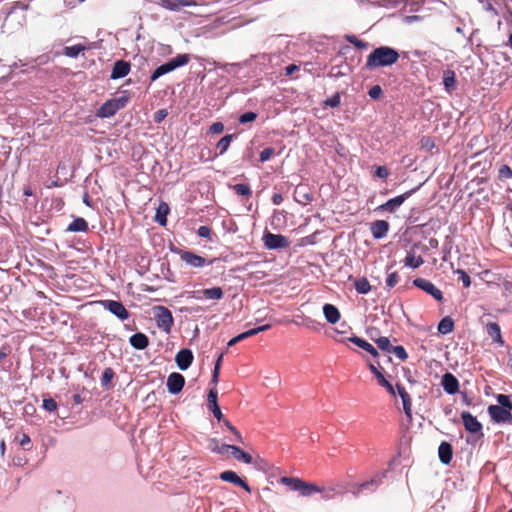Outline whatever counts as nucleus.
Instances as JSON below:
<instances>
[{
	"label": "nucleus",
	"instance_id": "obj_1",
	"mask_svg": "<svg viewBox=\"0 0 512 512\" xmlns=\"http://www.w3.org/2000/svg\"><path fill=\"white\" fill-rule=\"evenodd\" d=\"M399 53L390 46H380L375 48L366 59L365 68L375 70L383 67H390L399 60Z\"/></svg>",
	"mask_w": 512,
	"mask_h": 512
},
{
	"label": "nucleus",
	"instance_id": "obj_2",
	"mask_svg": "<svg viewBox=\"0 0 512 512\" xmlns=\"http://www.w3.org/2000/svg\"><path fill=\"white\" fill-rule=\"evenodd\" d=\"M498 405H490L487 409L491 420L497 424L512 423V401L508 395L498 394L496 396Z\"/></svg>",
	"mask_w": 512,
	"mask_h": 512
},
{
	"label": "nucleus",
	"instance_id": "obj_3",
	"mask_svg": "<svg viewBox=\"0 0 512 512\" xmlns=\"http://www.w3.org/2000/svg\"><path fill=\"white\" fill-rule=\"evenodd\" d=\"M279 482L288 486L291 490L298 491L301 496L309 497L319 491V485L316 483L306 482L297 477H281Z\"/></svg>",
	"mask_w": 512,
	"mask_h": 512
},
{
	"label": "nucleus",
	"instance_id": "obj_4",
	"mask_svg": "<svg viewBox=\"0 0 512 512\" xmlns=\"http://www.w3.org/2000/svg\"><path fill=\"white\" fill-rule=\"evenodd\" d=\"M189 61L190 56L188 54H179L175 58L157 67L151 74L150 80L155 81L164 74H167L178 67L188 64Z\"/></svg>",
	"mask_w": 512,
	"mask_h": 512
},
{
	"label": "nucleus",
	"instance_id": "obj_5",
	"mask_svg": "<svg viewBox=\"0 0 512 512\" xmlns=\"http://www.w3.org/2000/svg\"><path fill=\"white\" fill-rule=\"evenodd\" d=\"M154 318L158 328L162 329L165 332H170L171 327L173 326L174 319L171 311L165 306H155L153 308Z\"/></svg>",
	"mask_w": 512,
	"mask_h": 512
},
{
	"label": "nucleus",
	"instance_id": "obj_6",
	"mask_svg": "<svg viewBox=\"0 0 512 512\" xmlns=\"http://www.w3.org/2000/svg\"><path fill=\"white\" fill-rule=\"evenodd\" d=\"M127 102L126 98H118L107 100L97 111L100 118H108L114 116L120 109L124 108Z\"/></svg>",
	"mask_w": 512,
	"mask_h": 512
},
{
	"label": "nucleus",
	"instance_id": "obj_7",
	"mask_svg": "<svg viewBox=\"0 0 512 512\" xmlns=\"http://www.w3.org/2000/svg\"><path fill=\"white\" fill-rule=\"evenodd\" d=\"M224 296V291L221 287H212L200 290H194L189 292V298H193L196 300H221Z\"/></svg>",
	"mask_w": 512,
	"mask_h": 512
},
{
	"label": "nucleus",
	"instance_id": "obj_8",
	"mask_svg": "<svg viewBox=\"0 0 512 512\" xmlns=\"http://www.w3.org/2000/svg\"><path fill=\"white\" fill-rule=\"evenodd\" d=\"M413 285L432 296L436 301L440 303L444 301L442 291L438 289L431 281L418 277L413 280Z\"/></svg>",
	"mask_w": 512,
	"mask_h": 512
},
{
	"label": "nucleus",
	"instance_id": "obj_9",
	"mask_svg": "<svg viewBox=\"0 0 512 512\" xmlns=\"http://www.w3.org/2000/svg\"><path fill=\"white\" fill-rule=\"evenodd\" d=\"M264 245L268 249H282L289 247L288 239L281 234L266 233L263 236Z\"/></svg>",
	"mask_w": 512,
	"mask_h": 512
},
{
	"label": "nucleus",
	"instance_id": "obj_10",
	"mask_svg": "<svg viewBox=\"0 0 512 512\" xmlns=\"http://www.w3.org/2000/svg\"><path fill=\"white\" fill-rule=\"evenodd\" d=\"M418 188L411 189L407 192H405L402 195L396 196L384 204L380 205L377 209L380 211H386L393 213L395 212L403 203L404 201L409 198Z\"/></svg>",
	"mask_w": 512,
	"mask_h": 512
},
{
	"label": "nucleus",
	"instance_id": "obj_11",
	"mask_svg": "<svg viewBox=\"0 0 512 512\" xmlns=\"http://www.w3.org/2000/svg\"><path fill=\"white\" fill-rule=\"evenodd\" d=\"M461 419H462V422H463V425H464V428L466 429V431L473 433V434H479L480 436H483L482 424L470 412L463 411L461 413Z\"/></svg>",
	"mask_w": 512,
	"mask_h": 512
},
{
	"label": "nucleus",
	"instance_id": "obj_12",
	"mask_svg": "<svg viewBox=\"0 0 512 512\" xmlns=\"http://www.w3.org/2000/svg\"><path fill=\"white\" fill-rule=\"evenodd\" d=\"M103 307L111 312L113 315H115L120 320H126L129 318V312L125 308V306L115 300H104L102 301Z\"/></svg>",
	"mask_w": 512,
	"mask_h": 512
},
{
	"label": "nucleus",
	"instance_id": "obj_13",
	"mask_svg": "<svg viewBox=\"0 0 512 512\" xmlns=\"http://www.w3.org/2000/svg\"><path fill=\"white\" fill-rule=\"evenodd\" d=\"M179 256L182 261H184L187 265L194 268H200L208 264L207 260L204 257L197 255L191 251L180 250ZM210 263H212V261H210L209 264Z\"/></svg>",
	"mask_w": 512,
	"mask_h": 512
},
{
	"label": "nucleus",
	"instance_id": "obj_14",
	"mask_svg": "<svg viewBox=\"0 0 512 512\" xmlns=\"http://www.w3.org/2000/svg\"><path fill=\"white\" fill-rule=\"evenodd\" d=\"M185 384V378L180 373H171L167 378V389L171 394L181 392Z\"/></svg>",
	"mask_w": 512,
	"mask_h": 512
},
{
	"label": "nucleus",
	"instance_id": "obj_15",
	"mask_svg": "<svg viewBox=\"0 0 512 512\" xmlns=\"http://www.w3.org/2000/svg\"><path fill=\"white\" fill-rule=\"evenodd\" d=\"M219 478L222 481L230 482L232 484L242 487L248 493L251 492V488L248 485V483L244 479L239 477L234 471H231V470L223 471L222 473H220Z\"/></svg>",
	"mask_w": 512,
	"mask_h": 512
},
{
	"label": "nucleus",
	"instance_id": "obj_16",
	"mask_svg": "<svg viewBox=\"0 0 512 512\" xmlns=\"http://www.w3.org/2000/svg\"><path fill=\"white\" fill-rule=\"evenodd\" d=\"M396 390L403 404V410L409 420L412 419V400L405 387L399 383L396 384Z\"/></svg>",
	"mask_w": 512,
	"mask_h": 512
},
{
	"label": "nucleus",
	"instance_id": "obj_17",
	"mask_svg": "<svg viewBox=\"0 0 512 512\" xmlns=\"http://www.w3.org/2000/svg\"><path fill=\"white\" fill-rule=\"evenodd\" d=\"M441 385L444 391L453 395L459 391V381L452 373H445L442 376Z\"/></svg>",
	"mask_w": 512,
	"mask_h": 512
},
{
	"label": "nucleus",
	"instance_id": "obj_18",
	"mask_svg": "<svg viewBox=\"0 0 512 512\" xmlns=\"http://www.w3.org/2000/svg\"><path fill=\"white\" fill-rule=\"evenodd\" d=\"M131 65L124 60H117L112 68L110 78L113 80L123 78L129 74Z\"/></svg>",
	"mask_w": 512,
	"mask_h": 512
},
{
	"label": "nucleus",
	"instance_id": "obj_19",
	"mask_svg": "<svg viewBox=\"0 0 512 512\" xmlns=\"http://www.w3.org/2000/svg\"><path fill=\"white\" fill-rule=\"evenodd\" d=\"M193 354L189 349H181L175 357V361L179 369L186 370L193 362Z\"/></svg>",
	"mask_w": 512,
	"mask_h": 512
},
{
	"label": "nucleus",
	"instance_id": "obj_20",
	"mask_svg": "<svg viewBox=\"0 0 512 512\" xmlns=\"http://www.w3.org/2000/svg\"><path fill=\"white\" fill-rule=\"evenodd\" d=\"M218 393L216 388H212L209 390L208 393V408L212 411L215 418L218 420H221L223 418V414L221 412V409L218 405Z\"/></svg>",
	"mask_w": 512,
	"mask_h": 512
},
{
	"label": "nucleus",
	"instance_id": "obj_21",
	"mask_svg": "<svg viewBox=\"0 0 512 512\" xmlns=\"http://www.w3.org/2000/svg\"><path fill=\"white\" fill-rule=\"evenodd\" d=\"M389 230V223L385 220H376L371 223L370 231L375 239H381L386 236Z\"/></svg>",
	"mask_w": 512,
	"mask_h": 512
},
{
	"label": "nucleus",
	"instance_id": "obj_22",
	"mask_svg": "<svg viewBox=\"0 0 512 512\" xmlns=\"http://www.w3.org/2000/svg\"><path fill=\"white\" fill-rule=\"evenodd\" d=\"M161 4L172 11H177L180 7L199 5L196 0H161Z\"/></svg>",
	"mask_w": 512,
	"mask_h": 512
},
{
	"label": "nucleus",
	"instance_id": "obj_23",
	"mask_svg": "<svg viewBox=\"0 0 512 512\" xmlns=\"http://www.w3.org/2000/svg\"><path fill=\"white\" fill-rule=\"evenodd\" d=\"M323 314L330 324H335L340 320L341 314L338 308L333 304H325L323 306Z\"/></svg>",
	"mask_w": 512,
	"mask_h": 512
},
{
	"label": "nucleus",
	"instance_id": "obj_24",
	"mask_svg": "<svg viewBox=\"0 0 512 512\" xmlns=\"http://www.w3.org/2000/svg\"><path fill=\"white\" fill-rule=\"evenodd\" d=\"M439 459L443 464H449L453 457L452 445L448 442H442L438 448Z\"/></svg>",
	"mask_w": 512,
	"mask_h": 512
},
{
	"label": "nucleus",
	"instance_id": "obj_25",
	"mask_svg": "<svg viewBox=\"0 0 512 512\" xmlns=\"http://www.w3.org/2000/svg\"><path fill=\"white\" fill-rule=\"evenodd\" d=\"M348 340L350 342H352L353 344L357 345L358 347L364 349L365 351H367L368 353H370L372 356L374 357H378L379 356V353L378 351L374 348L373 345H371L369 342H367L366 340L358 337V336H352V337H349Z\"/></svg>",
	"mask_w": 512,
	"mask_h": 512
},
{
	"label": "nucleus",
	"instance_id": "obj_26",
	"mask_svg": "<svg viewBox=\"0 0 512 512\" xmlns=\"http://www.w3.org/2000/svg\"><path fill=\"white\" fill-rule=\"evenodd\" d=\"M130 344L133 348L143 350L149 345L148 337L143 333H135L130 337Z\"/></svg>",
	"mask_w": 512,
	"mask_h": 512
},
{
	"label": "nucleus",
	"instance_id": "obj_27",
	"mask_svg": "<svg viewBox=\"0 0 512 512\" xmlns=\"http://www.w3.org/2000/svg\"><path fill=\"white\" fill-rule=\"evenodd\" d=\"M487 334L493 339L494 342L504 345V341L501 336L500 326L495 322H490L486 325Z\"/></svg>",
	"mask_w": 512,
	"mask_h": 512
},
{
	"label": "nucleus",
	"instance_id": "obj_28",
	"mask_svg": "<svg viewBox=\"0 0 512 512\" xmlns=\"http://www.w3.org/2000/svg\"><path fill=\"white\" fill-rule=\"evenodd\" d=\"M443 85L449 93L456 89V75L453 70L447 69L443 72Z\"/></svg>",
	"mask_w": 512,
	"mask_h": 512
},
{
	"label": "nucleus",
	"instance_id": "obj_29",
	"mask_svg": "<svg viewBox=\"0 0 512 512\" xmlns=\"http://www.w3.org/2000/svg\"><path fill=\"white\" fill-rule=\"evenodd\" d=\"M88 229L87 221L81 217L74 219L67 227L68 232H87Z\"/></svg>",
	"mask_w": 512,
	"mask_h": 512
},
{
	"label": "nucleus",
	"instance_id": "obj_30",
	"mask_svg": "<svg viewBox=\"0 0 512 512\" xmlns=\"http://www.w3.org/2000/svg\"><path fill=\"white\" fill-rule=\"evenodd\" d=\"M231 453L236 460L241 461L243 463L251 464L253 461L252 456L249 453L243 451L238 446L233 445Z\"/></svg>",
	"mask_w": 512,
	"mask_h": 512
},
{
	"label": "nucleus",
	"instance_id": "obj_31",
	"mask_svg": "<svg viewBox=\"0 0 512 512\" xmlns=\"http://www.w3.org/2000/svg\"><path fill=\"white\" fill-rule=\"evenodd\" d=\"M437 330L440 334L446 335L454 330V321L451 317L442 318L438 324Z\"/></svg>",
	"mask_w": 512,
	"mask_h": 512
},
{
	"label": "nucleus",
	"instance_id": "obj_32",
	"mask_svg": "<svg viewBox=\"0 0 512 512\" xmlns=\"http://www.w3.org/2000/svg\"><path fill=\"white\" fill-rule=\"evenodd\" d=\"M169 213V207L166 203H161L156 211L155 220L160 225H166L167 219L166 216Z\"/></svg>",
	"mask_w": 512,
	"mask_h": 512
},
{
	"label": "nucleus",
	"instance_id": "obj_33",
	"mask_svg": "<svg viewBox=\"0 0 512 512\" xmlns=\"http://www.w3.org/2000/svg\"><path fill=\"white\" fill-rule=\"evenodd\" d=\"M85 50H86V47L83 44H75V45H72V46L64 47L63 53L67 57L75 58L81 52H83Z\"/></svg>",
	"mask_w": 512,
	"mask_h": 512
},
{
	"label": "nucleus",
	"instance_id": "obj_34",
	"mask_svg": "<svg viewBox=\"0 0 512 512\" xmlns=\"http://www.w3.org/2000/svg\"><path fill=\"white\" fill-rule=\"evenodd\" d=\"M404 262L406 266L415 269L420 267L424 263V260L420 255L416 256L414 253H408Z\"/></svg>",
	"mask_w": 512,
	"mask_h": 512
},
{
	"label": "nucleus",
	"instance_id": "obj_35",
	"mask_svg": "<svg viewBox=\"0 0 512 512\" xmlns=\"http://www.w3.org/2000/svg\"><path fill=\"white\" fill-rule=\"evenodd\" d=\"M354 286L359 294H367L371 290V285L365 277L357 279Z\"/></svg>",
	"mask_w": 512,
	"mask_h": 512
},
{
	"label": "nucleus",
	"instance_id": "obj_36",
	"mask_svg": "<svg viewBox=\"0 0 512 512\" xmlns=\"http://www.w3.org/2000/svg\"><path fill=\"white\" fill-rule=\"evenodd\" d=\"M233 137H234L233 134H228V135H225L224 137H222L218 141L216 148L219 150L220 155L224 154L228 150Z\"/></svg>",
	"mask_w": 512,
	"mask_h": 512
},
{
	"label": "nucleus",
	"instance_id": "obj_37",
	"mask_svg": "<svg viewBox=\"0 0 512 512\" xmlns=\"http://www.w3.org/2000/svg\"><path fill=\"white\" fill-rule=\"evenodd\" d=\"M223 357H224V353H221L215 362V366H214L213 373H212V379H211V382L214 385H216L219 381V375H220V369H221Z\"/></svg>",
	"mask_w": 512,
	"mask_h": 512
},
{
	"label": "nucleus",
	"instance_id": "obj_38",
	"mask_svg": "<svg viewBox=\"0 0 512 512\" xmlns=\"http://www.w3.org/2000/svg\"><path fill=\"white\" fill-rule=\"evenodd\" d=\"M374 341L380 350L391 353L393 345L387 337H379Z\"/></svg>",
	"mask_w": 512,
	"mask_h": 512
},
{
	"label": "nucleus",
	"instance_id": "obj_39",
	"mask_svg": "<svg viewBox=\"0 0 512 512\" xmlns=\"http://www.w3.org/2000/svg\"><path fill=\"white\" fill-rule=\"evenodd\" d=\"M115 376V372L112 368L108 367L106 368L101 376V384L104 387H107L110 385L113 377Z\"/></svg>",
	"mask_w": 512,
	"mask_h": 512
},
{
	"label": "nucleus",
	"instance_id": "obj_40",
	"mask_svg": "<svg viewBox=\"0 0 512 512\" xmlns=\"http://www.w3.org/2000/svg\"><path fill=\"white\" fill-rule=\"evenodd\" d=\"M233 190L236 194H238L240 196L250 197L252 195V191H251L250 187L246 184H242V183L235 184L233 186Z\"/></svg>",
	"mask_w": 512,
	"mask_h": 512
},
{
	"label": "nucleus",
	"instance_id": "obj_41",
	"mask_svg": "<svg viewBox=\"0 0 512 512\" xmlns=\"http://www.w3.org/2000/svg\"><path fill=\"white\" fill-rule=\"evenodd\" d=\"M400 281V276L397 272L388 273L386 278V289L390 290L394 288Z\"/></svg>",
	"mask_w": 512,
	"mask_h": 512
},
{
	"label": "nucleus",
	"instance_id": "obj_42",
	"mask_svg": "<svg viewBox=\"0 0 512 512\" xmlns=\"http://www.w3.org/2000/svg\"><path fill=\"white\" fill-rule=\"evenodd\" d=\"M316 493H320L323 499L329 500L335 496V489L331 486L319 485V491Z\"/></svg>",
	"mask_w": 512,
	"mask_h": 512
},
{
	"label": "nucleus",
	"instance_id": "obj_43",
	"mask_svg": "<svg viewBox=\"0 0 512 512\" xmlns=\"http://www.w3.org/2000/svg\"><path fill=\"white\" fill-rule=\"evenodd\" d=\"M345 39L349 43L353 44L357 49L362 50L368 48V43L358 39L355 35H346Z\"/></svg>",
	"mask_w": 512,
	"mask_h": 512
},
{
	"label": "nucleus",
	"instance_id": "obj_44",
	"mask_svg": "<svg viewBox=\"0 0 512 512\" xmlns=\"http://www.w3.org/2000/svg\"><path fill=\"white\" fill-rule=\"evenodd\" d=\"M224 425L227 427V429L234 435V441H237L239 443H243V437L241 435V433L237 430V428L235 426H233L230 421H228L227 419H224L223 421Z\"/></svg>",
	"mask_w": 512,
	"mask_h": 512
},
{
	"label": "nucleus",
	"instance_id": "obj_45",
	"mask_svg": "<svg viewBox=\"0 0 512 512\" xmlns=\"http://www.w3.org/2000/svg\"><path fill=\"white\" fill-rule=\"evenodd\" d=\"M271 328V325L270 324H265V325H262V326H258V327H255L253 329H250L248 331H245L243 332V336L245 337V339L251 337V336H254L260 332H264V331H267Z\"/></svg>",
	"mask_w": 512,
	"mask_h": 512
},
{
	"label": "nucleus",
	"instance_id": "obj_46",
	"mask_svg": "<svg viewBox=\"0 0 512 512\" xmlns=\"http://www.w3.org/2000/svg\"><path fill=\"white\" fill-rule=\"evenodd\" d=\"M498 178L500 180L512 178V169L506 164L501 165L498 169Z\"/></svg>",
	"mask_w": 512,
	"mask_h": 512
},
{
	"label": "nucleus",
	"instance_id": "obj_47",
	"mask_svg": "<svg viewBox=\"0 0 512 512\" xmlns=\"http://www.w3.org/2000/svg\"><path fill=\"white\" fill-rule=\"evenodd\" d=\"M420 147L426 151H431L435 147V142L432 137L424 136L420 140Z\"/></svg>",
	"mask_w": 512,
	"mask_h": 512
},
{
	"label": "nucleus",
	"instance_id": "obj_48",
	"mask_svg": "<svg viewBox=\"0 0 512 512\" xmlns=\"http://www.w3.org/2000/svg\"><path fill=\"white\" fill-rule=\"evenodd\" d=\"M212 442L215 444V447H212V451L218 453V454H225L228 451L232 450V446L230 444H218V441L213 439Z\"/></svg>",
	"mask_w": 512,
	"mask_h": 512
},
{
	"label": "nucleus",
	"instance_id": "obj_49",
	"mask_svg": "<svg viewBox=\"0 0 512 512\" xmlns=\"http://www.w3.org/2000/svg\"><path fill=\"white\" fill-rule=\"evenodd\" d=\"M391 353L395 354L396 357L399 358L402 361H405L408 358V354H407L405 348L403 346H401V345L393 346L392 350H391Z\"/></svg>",
	"mask_w": 512,
	"mask_h": 512
},
{
	"label": "nucleus",
	"instance_id": "obj_50",
	"mask_svg": "<svg viewBox=\"0 0 512 512\" xmlns=\"http://www.w3.org/2000/svg\"><path fill=\"white\" fill-rule=\"evenodd\" d=\"M256 118H257V114L255 112L250 111V112H246V113L240 115L238 121L241 124H246V123L255 121Z\"/></svg>",
	"mask_w": 512,
	"mask_h": 512
},
{
	"label": "nucleus",
	"instance_id": "obj_51",
	"mask_svg": "<svg viewBox=\"0 0 512 512\" xmlns=\"http://www.w3.org/2000/svg\"><path fill=\"white\" fill-rule=\"evenodd\" d=\"M42 407L49 412H53L57 409V403L53 398H45Z\"/></svg>",
	"mask_w": 512,
	"mask_h": 512
},
{
	"label": "nucleus",
	"instance_id": "obj_52",
	"mask_svg": "<svg viewBox=\"0 0 512 512\" xmlns=\"http://www.w3.org/2000/svg\"><path fill=\"white\" fill-rule=\"evenodd\" d=\"M275 154V150L272 147H267L261 151L259 160L261 162L268 161Z\"/></svg>",
	"mask_w": 512,
	"mask_h": 512
},
{
	"label": "nucleus",
	"instance_id": "obj_53",
	"mask_svg": "<svg viewBox=\"0 0 512 512\" xmlns=\"http://www.w3.org/2000/svg\"><path fill=\"white\" fill-rule=\"evenodd\" d=\"M389 174L390 172L386 166H377L374 175L380 179H386Z\"/></svg>",
	"mask_w": 512,
	"mask_h": 512
},
{
	"label": "nucleus",
	"instance_id": "obj_54",
	"mask_svg": "<svg viewBox=\"0 0 512 512\" xmlns=\"http://www.w3.org/2000/svg\"><path fill=\"white\" fill-rule=\"evenodd\" d=\"M325 105L330 106L332 108L338 107L340 105V94L335 93L330 98L325 101Z\"/></svg>",
	"mask_w": 512,
	"mask_h": 512
},
{
	"label": "nucleus",
	"instance_id": "obj_55",
	"mask_svg": "<svg viewBox=\"0 0 512 512\" xmlns=\"http://www.w3.org/2000/svg\"><path fill=\"white\" fill-rule=\"evenodd\" d=\"M457 274H459L460 279H461V281L463 283V286L465 288L470 287V285H471V278H470V276L464 270H462V269H458L457 270Z\"/></svg>",
	"mask_w": 512,
	"mask_h": 512
},
{
	"label": "nucleus",
	"instance_id": "obj_56",
	"mask_svg": "<svg viewBox=\"0 0 512 512\" xmlns=\"http://www.w3.org/2000/svg\"><path fill=\"white\" fill-rule=\"evenodd\" d=\"M368 95L372 99H379L380 96L382 95V88L379 85H374L369 89Z\"/></svg>",
	"mask_w": 512,
	"mask_h": 512
},
{
	"label": "nucleus",
	"instance_id": "obj_57",
	"mask_svg": "<svg viewBox=\"0 0 512 512\" xmlns=\"http://www.w3.org/2000/svg\"><path fill=\"white\" fill-rule=\"evenodd\" d=\"M223 130H224V125L221 122H215L209 128V132L211 134H220L223 132Z\"/></svg>",
	"mask_w": 512,
	"mask_h": 512
},
{
	"label": "nucleus",
	"instance_id": "obj_58",
	"mask_svg": "<svg viewBox=\"0 0 512 512\" xmlns=\"http://www.w3.org/2000/svg\"><path fill=\"white\" fill-rule=\"evenodd\" d=\"M211 233L212 231L208 226H200L197 230L198 236L202 238H210Z\"/></svg>",
	"mask_w": 512,
	"mask_h": 512
},
{
	"label": "nucleus",
	"instance_id": "obj_59",
	"mask_svg": "<svg viewBox=\"0 0 512 512\" xmlns=\"http://www.w3.org/2000/svg\"><path fill=\"white\" fill-rule=\"evenodd\" d=\"M31 444V439L29 435L23 433L19 438V445L24 449H29V445Z\"/></svg>",
	"mask_w": 512,
	"mask_h": 512
},
{
	"label": "nucleus",
	"instance_id": "obj_60",
	"mask_svg": "<svg viewBox=\"0 0 512 512\" xmlns=\"http://www.w3.org/2000/svg\"><path fill=\"white\" fill-rule=\"evenodd\" d=\"M11 353V348L8 345H4L0 349V362L5 359Z\"/></svg>",
	"mask_w": 512,
	"mask_h": 512
},
{
	"label": "nucleus",
	"instance_id": "obj_61",
	"mask_svg": "<svg viewBox=\"0 0 512 512\" xmlns=\"http://www.w3.org/2000/svg\"><path fill=\"white\" fill-rule=\"evenodd\" d=\"M299 70V66L296 64H290L285 68V74L291 76L295 71Z\"/></svg>",
	"mask_w": 512,
	"mask_h": 512
},
{
	"label": "nucleus",
	"instance_id": "obj_62",
	"mask_svg": "<svg viewBox=\"0 0 512 512\" xmlns=\"http://www.w3.org/2000/svg\"><path fill=\"white\" fill-rule=\"evenodd\" d=\"M242 340H245V337L243 336V334H239L237 336H235L234 338H232L229 342H228V347H231V346H234L235 344L239 343L240 341Z\"/></svg>",
	"mask_w": 512,
	"mask_h": 512
},
{
	"label": "nucleus",
	"instance_id": "obj_63",
	"mask_svg": "<svg viewBox=\"0 0 512 512\" xmlns=\"http://www.w3.org/2000/svg\"><path fill=\"white\" fill-rule=\"evenodd\" d=\"M272 202L274 205H280L283 202V196L280 193L273 194Z\"/></svg>",
	"mask_w": 512,
	"mask_h": 512
},
{
	"label": "nucleus",
	"instance_id": "obj_64",
	"mask_svg": "<svg viewBox=\"0 0 512 512\" xmlns=\"http://www.w3.org/2000/svg\"><path fill=\"white\" fill-rule=\"evenodd\" d=\"M167 115V112L165 110H159L157 113H156V116H155V120L156 121H161L163 120Z\"/></svg>",
	"mask_w": 512,
	"mask_h": 512
}]
</instances>
